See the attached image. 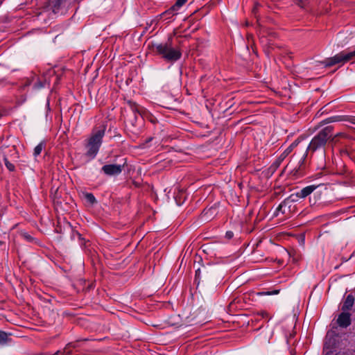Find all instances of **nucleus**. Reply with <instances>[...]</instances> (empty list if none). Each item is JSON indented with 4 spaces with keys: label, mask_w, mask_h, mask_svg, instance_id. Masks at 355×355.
Here are the masks:
<instances>
[{
    "label": "nucleus",
    "mask_w": 355,
    "mask_h": 355,
    "mask_svg": "<svg viewBox=\"0 0 355 355\" xmlns=\"http://www.w3.org/2000/svg\"><path fill=\"white\" fill-rule=\"evenodd\" d=\"M333 130L334 127L331 125L327 126L320 130L311 140L306 152L314 153L317 150L324 152L328 141L331 139Z\"/></svg>",
    "instance_id": "nucleus-1"
},
{
    "label": "nucleus",
    "mask_w": 355,
    "mask_h": 355,
    "mask_svg": "<svg viewBox=\"0 0 355 355\" xmlns=\"http://www.w3.org/2000/svg\"><path fill=\"white\" fill-rule=\"evenodd\" d=\"M106 127L102 125L93 129L90 137L87 139L86 156L90 159H94L102 144L103 138L105 135Z\"/></svg>",
    "instance_id": "nucleus-2"
},
{
    "label": "nucleus",
    "mask_w": 355,
    "mask_h": 355,
    "mask_svg": "<svg viewBox=\"0 0 355 355\" xmlns=\"http://www.w3.org/2000/svg\"><path fill=\"white\" fill-rule=\"evenodd\" d=\"M156 53L168 62H175L181 57V52L171 46L168 43H160L153 45Z\"/></svg>",
    "instance_id": "nucleus-3"
},
{
    "label": "nucleus",
    "mask_w": 355,
    "mask_h": 355,
    "mask_svg": "<svg viewBox=\"0 0 355 355\" xmlns=\"http://www.w3.org/2000/svg\"><path fill=\"white\" fill-rule=\"evenodd\" d=\"M355 58V50L350 52L342 51L334 57L329 58L322 61L321 63L325 67H332L337 64H343Z\"/></svg>",
    "instance_id": "nucleus-4"
},
{
    "label": "nucleus",
    "mask_w": 355,
    "mask_h": 355,
    "mask_svg": "<svg viewBox=\"0 0 355 355\" xmlns=\"http://www.w3.org/2000/svg\"><path fill=\"white\" fill-rule=\"evenodd\" d=\"M124 168L121 164H105L101 168V171L108 176H114L119 175Z\"/></svg>",
    "instance_id": "nucleus-5"
},
{
    "label": "nucleus",
    "mask_w": 355,
    "mask_h": 355,
    "mask_svg": "<svg viewBox=\"0 0 355 355\" xmlns=\"http://www.w3.org/2000/svg\"><path fill=\"white\" fill-rule=\"evenodd\" d=\"M343 120H344V119H343V117L340 116H334L329 117V118L322 121L320 123V125H324L327 123H330L336 122V121H340ZM345 120L353 124H355V116H349L347 119H345Z\"/></svg>",
    "instance_id": "nucleus-6"
},
{
    "label": "nucleus",
    "mask_w": 355,
    "mask_h": 355,
    "mask_svg": "<svg viewBox=\"0 0 355 355\" xmlns=\"http://www.w3.org/2000/svg\"><path fill=\"white\" fill-rule=\"evenodd\" d=\"M318 186L319 185L314 184L307 186L301 189L300 191L297 192L295 196L300 198H304L310 195L312 192H313L318 187Z\"/></svg>",
    "instance_id": "nucleus-7"
},
{
    "label": "nucleus",
    "mask_w": 355,
    "mask_h": 355,
    "mask_svg": "<svg viewBox=\"0 0 355 355\" xmlns=\"http://www.w3.org/2000/svg\"><path fill=\"white\" fill-rule=\"evenodd\" d=\"M337 322L341 327H347L351 324L350 314L343 312L338 318Z\"/></svg>",
    "instance_id": "nucleus-8"
},
{
    "label": "nucleus",
    "mask_w": 355,
    "mask_h": 355,
    "mask_svg": "<svg viewBox=\"0 0 355 355\" xmlns=\"http://www.w3.org/2000/svg\"><path fill=\"white\" fill-rule=\"evenodd\" d=\"M289 203L290 201L288 200H285L282 202L275 211L274 216H277L279 213H282V214H286V208L287 207L288 208L290 207V206H288Z\"/></svg>",
    "instance_id": "nucleus-9"
},
{
    "label": "nucleus",
    "mask_w": 355,
    "mask_h": 355,
    "mask_svg": "<svg viewBox=\"0 0 355 355\" xmlns=\"http://www.w3.org/2000/svg\"><path fill=\"white\" fill-rule=\"evenodd\" d=\"M354 302V297L352 295H349L345 299L344 304L343 305L342 309L343 311H348L351 309Z\"/></svg>",
    "instance_id": "nucleus-10"
},
{
    "label": "nucleus",
    "mask_w": 355,
    "mask_h": 355,
    "mask_svg": "<svg viewBox=\"0 0 355 355\" xmlns=\"http://www.w3.org/2000/svg\"><path fill=\"white\" fill-rule=\"evenodd\" d=\"M130 106H131V109H132V112L135 114H138L141 116L143 117V116L144 115L145 112H146V110L144 109V107L139 106L138 105H137L135 103H130Z\"/></svg>",
    "instance_id": "nucleus-11"
},
{
    "label": "nucleus",
    "mask_w": 355,
    "mask_h": 355,
    "mask_svg": "<svg viewBox=\"0 0 355 355\" xmlns=\"http://www.w3.org/2000/svg\"><path fill=\"white\" fill-rule=\"evenodd\" d=\"M187 0H176L175 3L168 10L169 12H177Z\"/></svg>",
    "instance_id": "nucleus-12"
},
{
    "label": "nucleus",
    "mask_w": 355,
    "mask_h": 355,
    "mask_svg": "<svg viewBox=\"0 0 355 355\" xmlns=\"http://www.w3.org/2000/svg\"><path fill=\"white\" fill-rule=\"evenodd\" d=\"M10 340L9 335L6 332L0 330V345H4Z\"/></svg>",
    "instance_id": "nucleus-13"
},
{
    "label": "nucleus",
    "mask_w": 355,
    "mask_h": 355,
    "mask_svg": "<svg viewBox=\"0 0 355 355\" xmlns=\"http://www.w3.org/2000/svg\"><path fill=\"white\" fill-rule=\"evenodd\" d=\"M46 146V143L44 141H41L37 146H35L33 150V155L35 157H37L40 155L42 150Z\"/></svg>",
    "instance_id": "nucleus-14"
},
{
    "label": "nucleus",
    "mask_w": 355,
    "mask_h": 355,
    "mask_svg": "<svg viewBox=\"0 0 355 355\" xmlns=\"http://www.w3.org/2000/svg\"><path fill=\"white\" fill-rule=\"evenodd\" d=\"M83 196L85 200L91 205H93L96 202L94 196L91 193H84Z\"/></svg>",
    "instance_id": "nucleus-15"
},
{
    "label": "nucleus",
    "mask_w": 355,
    "mask_h": 355,
    "mask_svg": "<svg viewBox=\"0 0 355 355\" xmlns=\"http://www.w3.org/2000/svg\"><path fill=\"white\" fill-rule=\"evenodd\" d=\"M3 162H4L5 166L10 171H13L15 170V167L14 164H12L11 162H10L6 157H3Z\"/></svg>",
    "instance_id": "nucleus-16"
},
{
    "label": "nucleus",
    "mask_w": 355,
    "mask_h": 355,
    "mask_svg": "<svg viewBox=\"0 0 355 355\" xmlns=\"http://www.w3.org/2000/svg\"><path fill=\"white\" fill-rule=\"evenodd\" d=\"M279 293V290H273L272 291H267V292H260L258 293L259 295H277Z\"/></svg>",
    "instance_id": "nucleus-17"
},
{
    "label": "nucleus",
    "mask_w": 355,
    "mask_h": 355,
    "mask_svg": "<svg viewBox=\"0 0 355 355\" xmlns=\"http://www.w3.org/2000/svg\"><path fill=\"white\" fill-rule=\"evenodd\" d=\"M306 1H307V0H296V3H297L299 6H300V7L303 8V7L304 6V5H305V3H306Z\"/></svg>",
    "instance_id": "nucleus-18"
},
{
    "label": "nucleus",
    "mask_w": 355,
    "mask_h": 355,
    "mask_svg": "<svg viewBox=\"0 0 355 355\" xmlns=\"http://www.w3.org/2000/svg\"><path fill=\"white\" fill-rule=\"evenodd\" d=\"M64 0H55V8H59L62 4Z\"/></svg>",
    "instance_id": "nucleus-19"
},
{
    "label": "nucleus",
    "mask_w": 355,
    "mask_h": 355,
    "mask_svg": "<svg viewBox=\"0 0 355 355\" xmlns=\"http://www.w3.org/2000/svg\"><path fill=\"white\" fill-rule=\"evenodd\" d=\"M345 137V135L343 132L337 133L334 137H331V139H330L331 141H334L336 137Z\"/></svg>",
    "instance_id": "nucleus-20"
},
{
    "label": "nucleus",
    "mask_w": 355,
    "mask_h": 355,
    "mask_svg": "<svg viewBox=\"0 0 355 355\" xmlns=\"http://www.w3.org/2000/svg\"><path fill=\"white\" fill-rule=\"evenodd\" d=\"M43 87H44V85L41 81H39L37 83H35L34 85V87H35L37 89L42 88Z\"/></svg>",
    "instance_id": "nucleus-21"
},
{
    "label": "nucleus",
    "mask_w": 355,
    "mask_h": 355,
    "mask_svg": "<svg viewBox=\"0 0 355 355\" xmlns=\"http://www.w3.org/2000/svg\"><path fill=\"white\" fill-rule=\"evenodd\" d=\"M233 232H226V237L227 239H232L233 237Z\"/></svg>",
    "instance_id": "nucleus-22"
},
{
    "label": "nucleus",
    "mask_w": 355,
    "mask_h": 355,
    "mask_svg": "<svg viewBox=\"0 0 355 355\" xmlns=\"http://www.w3.org/2000/svg\"><path fill=\"white\" fill-rule=\"evenodd\" d=\"M200 269H198L196 271V278H198L199 276H200Z\"/></svg>",
    "instance_id": "nucleus-23"
},
{
    "label": "nucleus",
    "mask_w": 355,
    "mask_h": 355,
    "mask_svg": "<svg viewBox=\"0 0 355 355\" xmlns=\"http://www.w3.org/2000/svg\"><path fill=\"white\" fill-rule=\"evenodd\" d=\"M299 170H300V169L296 170V171H295V173H294V175H300Z\"/></svg>",
    "instance_id": "nucleus-24"
},
{
    "label": "nucleus",
    "mask_w": 355,
    "mask_h": 355,
    "mask_svg": "<svg viewBox=\"0 0 355 355\" xmlns=\"http://www.w3.org/2000/svg\"><path fill=\"white\" fill-rule=\"evenodd\" d=\"M303 162H304V160H303V159H301V160H300V162H301L302 164L303 163Z\"/></svg>",
    "instance_id": "nucleus-25"
}]
</instances>
